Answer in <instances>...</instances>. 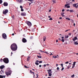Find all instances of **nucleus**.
Instances as JSON below:
<instances>
[{"mask_svg": "<svg viewBox=\"0 0 78 78\" xmlns=\"http://www.w3.org/2000/svg\"><path fill=\"white\" fill-rule=\"evenodd\" d=\"M11 50L13 51H16L17 50V45L16 44H13L11 45Z\"/></svg>", "mask_w": 78, "mask_h": 78, "instance_id": "f257e3e1", "label": "nucleus"}, {"mask_svg": "<svg viewBox=\"0 0 78 78\" xmlns=\"http://www.w3.org/2000/svg\"><path fill=\"white\" fill-rule=\"evenodd\" d=\"M3 61L6 64H8L9 62V60L7 58H5L3 60Z\"/></svg>", "mask_w": 78, "mask_h": 78, "instance_id": "f03ea898", "label": "nucleus"}, {"mask_svg": "<svg viewBox=\"0 0 78 78\" xmlns=\"http://www.w3.org/2000/svg\"><path fill=\"white\" fill-rule=\"evenodd\" d=\"M8 12V10L7 9H6L5 10H4L3 11V13L4 14H7Z\"/></svg>", "mask_w": 78, "mask_h": 78, "instance_id": "7ed1b4c3", "label": "nucleus"}, {"mask_svg": "<svg viewBox=\"0 0 78 78\" xmlns=\"http://www.w3.org/2000/svg\"><path fill=\"white\" fill-rule=\"evenodd\" d=\"M6 75L8 76V75H11V71L9 70L6 73Z\"/></svg>", "mask_w": 78, "mask_h": 78, "instance_id": "20e7f679", "label": "nucleus"}, {"mask_svg": "<svg viewBox=\"0 0 78 78\" xmlns=\"http://www.w3.org/2000/svg\"><path fill=\"white\" fill-rule=\"evenodd\" d=\"M27 24L28 25V26L30 27L32 25L30 21H27Z\"/></svg>", "mask_w": 78, "mask_h": 78, "instance_id": "39448f33", "label": "nucleus"}, {"mask_svg": "<svg viewBox=\"0 0 78 78\" xmlns=\"http://www.w3.org/2000/svg\"><path fill=\"white\" fill-rule=\"evenodd\" d=\"M2 36L4 39H6L7 36L5 34H3Z\"/></svg>", "mask_w": 78, "mask_h": 78, "instance_id": "423d86ee", "label": "nucleus"}, {"mask_svg": "<svg viewBox=\"0 0 78 78\" xmlns=\"http://www.w3.org/2000/svg\"><path fill=\"white\" fill-rule=\"evenodd\" d=\"M47 70L48 72V73H52V71H51V70L50 69H49Z\"/></svg>", "mask_w": 78, "mask_h": 78, "instance_id": "0eeeda50", "label": "nucleus"}, {"mask_svg": "<svg viewBox=\"0 0 78 78\" xmlns=\"http://www.w3.org/2000/svg\"><path fill=\"white\" fill-rule=\"evenodd\" d=\"M21 15L22 16H25L26 15V13L25 12L22 13H21Z\"/></svg>", "mask_w": 78, "mask_h": 78, "instance_id": "6e6552de", "label": "nucleus"}, {"mask_svg": "<svg viewBox=\"0 0 78 78\" xmlns=\"http://www.w3.org/2000/svg\"><path fill=\"white\" fill-rule=\"evenodd\" d=\"M3 5H4L5 6H7L8 4V3L6 2H4Z\"/></svg>", "mask_w": 78, "mask_h": 78, "instance_id": "1a4fd4ad", "label": "nucleus"}, {"mask_svg": "<svg viewBox=\"0 0 78 78\" xmlns=\"http://www.w3.org/2000/svg\"><path fill=\"white\" fill-rule=\"evenodd\" d=\"M17 2H19L20 3H22V2H23V1L22 0H16Z\"/></svg>", "mask_w": 78, "mask_h": 78, "instance_id": "9d476101", "label": "nucleus"}, {"mask_svg": "<svg viewBox=\"0 0 78 78\" xmlns=\"http://www.w3.org/2000/svg\"><path fill=\"white\" fill-rule=\"evenodd\" d=\"M22 41L24 43L27 42V40L26 39L24 38L22 40Z\"/></svg>", "mask_w": 78, "mask_h": 78, "instance_id": "9b49d317", "label": "nucleus"}, {"mask_svg": "<svg viewBox=\"0 0 78 78\" xmlns=\"http://www.w3.org/2000/svg\"><path fill=\"white\" fill-rule=\"evenodd\" d=\"M76 39H77V37H75L74 38H73V41H75V40H76Z\"/></svg>", "mask_w": 78, "mask_h": 78, "instance_id": "f8f14e48", "label": "nucleus"}, {"mask_svg": "<svg viewBox=\"0 0 78 78\" xmlns=\"http://www.w3.org/2000/svg\"><path fill=\"white\" fill-rule=\"evenodd\" d=\"M76 5L77 4H74L73 5V6H74L76 8H78V7L77 6H76Z\"/></svg>", "mask_w": 78, "mask_h": 78, "instance_id": "ddd939ff", "label": "nucleus"}, {"mask_svg": "<svg viewBox=\"0 0 78 78\" xmlns=\"http://www.w3.org/2000/svg\"><path fill=\"white\" fill-rule=\"evenodd\" d=\"M4 67V66H2L0 67V68L1 69H3Z\"/></svg>", "mask_w": 78, "mask_h": 78, "instance_id": "4468645a", "label": "nucleus"}, {"mask_svg": "<svg viewBox=\"0 0 78 78\" xmlns=\"http://www.w3.org/2000/svg\"><path fill=\"white\" fill-rule=\"evenodd\" d=\"M30 57H28L27 58V61H29V60H30Z\"/></svg>", "mask_w": 78, "mask_h": 78, "instance_id": "2eb2a0df", "label": "nucleus"}, {"mask_svg": "<svg viewBox=\"0 0 78 78\" xmlns=\"http://www.w3.org/2000/svg\"><path fill=\"white\" fill-rule=\"evenodd\" d=\"M48 74H49L48 76H51V75H52L51 73H49Z\"/></svg>", "mask_w": 78, "mask_h": 78, "instance_id": "dca6fc26", "label": "nucleus"}, {"mask_svg": "<svg viewBox=\"0 0 78 78\" xmlns=\"http://www.w3.org/2000/svg\"><path fill=\"white\" fill-rule=\"evenodd\" d=\"M28 1H29L30 2H31L32 3H33V1L34 0H27Z\"/></svg>", "mask_w": 78, "mask_h": 78, "instance_id": "f3484780", "label": "nucleus"}, {"mask_svg": "<svg viewBox=\"0 0 78 78\" xmlns=\"http://www.w3.org/2000/svg\"><path fill=\"white\" fill-rule=\"evenodd\" d=\"M69 11L70 12H74V11H73V10H69Z\"/></svg>", "mask_w": 78, "mask_h": 78, "instance_id": "a211bd4d", "label": "nucleus"}, {"mask_svg": "<svg viewBox=\"0 0 78 78\" xmlns=\"http://www.w3.org/2000/svg\"><path fill=\"white\" fill-rule=\"evenodd\" d=\"M37 56L38 58H42V56H41L37 55Z\"/></svg>", "mask_w": 78, "mask_h": 78, "instance_id": "6ab92c4d", "label": "nucleus"}, {"mask_svg": "<svg viewBox=\"0 0 78 78\" xmlns=\"http://www.w3.org/2000/svg\"><path fill=\"white\" fill-rule=\"evenodd\" d=\"M66 20H70V19L69 18H66Z\"/></svg>", "mask_w": 78, "mask_h": 78, "instance_id": "aec40b11", "label": "nucleus"}, {"mask_svg": "<svg viewBox=\"0 0 78 78\" xmlns=\"http://www.w3.org/2000/svg\"><path fill=\"white\" fill-rule=\"evenodd\" d=\"M69 4H67L65 5V6L66 7V6H69Z\"/></svg>", "mask_w": 78, "mask_h": 78, "instance_id": "412c9836", "label": "nucleus"}, {"mask_svg": "<svg viewBox=\"0 0 78 78\" xmlns=\"http://www.w3.org/2000/svg\"><path fill=\"white\" fill-rule=\"evenodd\" d=\"M35 64H36V65H37V66H38V65H39V63H37V62H36L35 63Z\"/></svg>", "mask_w": 78, "mask_h": 78, "instance_id": "4be33fe9", "label": "nucleus"}, {"mask_svg": "<svg viewBox=\"0 0 78 78\" xmlns=\"http://www.w3.org/2000/svg\"><path fill=\"white\" fill-rule=\"evenodd\" d=\"M75 63H76V62H73V66H75Z\"/></svg>", "mask_w": 78, "mask_h": 78, "instance_id": "5701e85b", "label": "nucleus"}, {"mask_svg": "<svg viewBox=\"0 0 78 78\" xmlns=\"http://www.w3.org/2000/svg\"><path fill=\"white\" fill-rule=\"evenodd\" d=\"M45 39H46V37H44V41H45Z\"/></svg>", "mask_w": 78, "mask_h": 78, "instance_id": "b1692460", "label": "nucleus"}, {"mask_svg": "<svg viewBox=\"0 0 78 78\" xmlns=\"http://www.w3.org/2000/svg\"><path fill=\"white\" fill-rule=\"evenodd\" d=\"M71 77L72 78H73L74 77H75V75L74 74L72 75V76H71Z\"/></svg>", "mask_w": 78, "mask_h": 78, "instance_id": "393cba45", "label": "nucleus"}, {"mask_svg": "<svg viewBox=\"0 0 78 78\" xmlns=\"http://www.w3.org/2000/svg\"><path fill=\"white\" fill-rule=\"evenodd\" d=\"M3 78V76L2 75H0V78Z\"/></svg>", "mask_w": 78, "mask_h": 78, "instance_id": "a878e982", "label": "nucleus"}, {"mask_svg": "<svg viewBox=\"0 0 78 78\" xmlns=\"http://www.w3.org/2000/svg\"><path fill=\"white\" fill-rule=\"evenodd\" d=\"M2 2H3V1L2 0H0V4H1Z\"/></svg>", "mask_w": 78, "mask_h": 78, "instance_id": "bb28decb", "label": "nucleus"}, {"mask_svg": "<svg viewBox=\"0 0 78 78\" xmlns=\"http://www.w3.org/2000/svg\"><path fill=\"white\" fill-rule=\"evenodd\" d=\"M49 20H53V19L51 18H50V19H49Z\"/></svg>", "mask_w": 78, "mask_h": 78, "instance_id": "cd10ccee", "label": "nucleus"}, {"mask_svg": "<svg viewBox=\"0 0 78 78\" xmlns=\"http://www.w3.org/2000/svg\"><path fill=\"white\" fill-rule=\"evenodd\" d=\"M66 38H68L69 37V36L67 35V36H66L65 37Z\"/></svg>", "mask_w": 78, "mask_h": 78, "instance_id": "c85d7f7f", "label": "nucleus"}, {"mask_svg": "<svg viewBox=\"0 0 78 78\" xmlns=\"http://www.w3.org/2000/svg\"><path fill=\"white\" fill-rule=\"evenodd\" d=\"M62 42H64V39H62Z\"/></svg>", "mask_w": 78, "mask_h": 78, "instance_id": "c756f323", "label": "nucleus"}, {"mask_svg": "<svg viewBox=\"0 0 78 78\" xmlns=\"http://www.w3.org/2000/svg\"><path fill=\"white\" fill-rule=\"evenodd\" d=\"M42 63V61H39V63H40V64H41V63Z\"/></svg>", "mask_w": 78, "mask_h": 78, "instance_id": "7c9ffc66", "label": "nucleus"}, {"mask_svg": "<svg viewBox=\"0 0 78 78\" xmlns=\"http://www.w3.org/2000/svg\"><path fill=\"white\" fill-rule=\"evenodd\" d=\"M20 8L21 9H23V7H22V5H20Z\"/></svg>", "mask_w": 78, "mask_h": 78, "instance_id": "2f4dec72", "label": "nucleus"}, {"mask_svg": "<svg viewBox=\"0 0 78 78\" xmlns=\"http://www.w3.org/2000/svg\"><path fill=\"white\" fill-rule=\"evenodd\" d=\"M43 52H44V53H47V54H49V53H48L47 52V51L46 52H44V51H43Z\"/></svg>", "mask_w": 78, "mask_h": 78, "instance_id": "473e14b6", "label": "nucleus"}, {"mask_svg": "<svg viewBox=\"0 0 78 78\" xmlns=\"http://www.w3.org/2000/svg\"><path fill=\"white\" fill-rule=\"evenodd\" d=\"M53 3H56V2H55V1H52Z\"/></svg>", "mask_w": 78, "mask_h": 78, "instance_id": "72a5a7b5", "label": "nucleus"}, {"mask_svg": "<svg viewBox=\"0 0 78 78\" xmlns=\"http://www.w3.org/2000/svg\"><path fill=\"white\" fill-rule=\"evenodd\" d=\"M76 43H77V41H74V44H76Z\"/></svg>", "mask_w": 78, "mask_h": 78, "instance_id": "f704fd0d", "label": "nucleus"}, {"mask_svg": "<svg viewBox=\"0 0 78 78\" xmlns=\"http://www.w3.org/2000/svg\"><path fill=\"white\" fill-rule=\"evenodd\" d=\"M75 67V65H73V67H72V69H73Z\"/></svg>", "mask_w": 78, "mask_h": 78, "instance_id": "c9c22d12", "label": "nucleus"}, {"mask_svg": "<svg viewBox=\"0 0 78 78\" xmlns=\"http://www.w3.org/2000/svg\"><path fill=\"white\" fill-rule=\"evenodd\" d=\"M24 67H25V68H26V69L27 68H28V67H27V66H26L25 65L24 66Z\"/></svg>", "mask_w": 78, "mask_h": 78, "instance_id": "e433bc0d", "label": "nucleus"}, {"mask_svg": "<svg viewBox=\"0 0 78 78\" xmlns=\"http://www.w3.org/2000/svg\"><path fill=\"white\" fill-rule=\"evenodd\" d=\"M64 67H63L61 69V70L62 71L63 70H64Z\"/></svg>", "mask_w": 78, "mask_h": 78, "instance_id": "4c0bfd02", "label": "nucleus"}, {"mask_svg": "<svg viewBox=\"0 0 78 78\" xmlns=\"http://www.w3.org/2000/svg\"><path fill=\"white\" fill-rule=\"evenodd\" d=\"M65 64H69V62L68 61V62H66Z\"/></svg>", "mask_w": 78, "mask_h": 78, "instance_id": "58836bf2", "label": "nucleus"}, {"mask_svg": "<svg viewBox=\"0 0 78 78\" xmlns=\"http://www.w3.org/2000/svg\"><path fill=\"white\" fill-rule=\"evenodd\" d=\"M33 36H31L30 37V39H32V38H33Z\"/></svg>", "mask_w": 78, "mask_h": 78, "instance_id": "ea45409f", "label": "nucleus"}, {"mask_svg": "<svg viewBox=\"0 0 78 78\" xmlns=\"http://www.w3.org/2000/svg\"><path fill=\"white\" fill-rule=\"evenodd\" d=\"M66 8H70V6H67Z\"/></svg>", "mask_w": 78, "mask_h": 78, "instance_id": "a19ab883", "label": "nucleus"}, {"mask_svg": "<svg viewBox=\"0 0 78 78\" xmlns=\"http://www.w3.org/2000/svg\"><path fill=\"white\" fill-rule=\"evenodd\" d=\"M21 11H23V9H21Z\"/></svg>", "mask_w": 78, "mask_h": 78, "instance_id": "79ce46f5", "label": "nucleus"}, {"mask_svg": "<svg viewBox=\"0 0 78 78\" xmlns=\"http://www.w3.org/2000/svg\"><path fill=\"white\" fill-rule=\"evenodd\" d=\"M60 66H61L62 67H63V64H62L60 65Z\"/></svg>", "mask_w": 78, "mask_h": 78, "instance_id": "37998d69", "label": "nucleus"}, {"mask_svg": "<svg viewBox=\"0 0 78 78\" xmlns=\"http://www.w3.org/2000/svg\"><path fill=\"white\" fill-rule=\"evenodd\" d=\"M61 14L62 15V16H63V15H64V12H63Z\"/></svg>", "mask_w": 78, "mask_h": 78, "instance_id": "c03bdc74", "label": "nucleus"}, {"mask_svg": "<svg viewBox=\"0 0 78 78\" xmlns=\"http://www.w3.org/2000/svg\"><path fill=\"white\" fill-rule=\"evenodd\" d=\"M58 58V57L55 56H54V58Z\"/></svg>", "mask_w": 78, "mask_h": 78, "instance_id": "a18cd8bd", "label": "nucleus"}, {"mask_svg": "<svg viewBox=\"0 0 78 78\" xmlns=\"http://www.w3.org/2000/svg\"><path fill=\"white\" fill-rule=\"evenodd\" d=\"M70 30H66L65 31L66 32H67V31H69Z\"/></svg>", "mask_w": 78, "mask_h": 78, "instance_id": "49530a36", "label": "nucleus"}, {"mask_svg": "<svg viewBox=\"0 0 78 78\" xmlns=\"http://www.w3.org/2000/svg\"><path fill=\"white\" fill-rule=\"evenodd\" d=\"M64 11H65L64 9H62V12H64Z\"/></svg>", "mask_w": 78, "mask_h": 78, "instance_id": "de8ad7c7", "label": "nucleus"}, {"mask_svg": "<svg viewBox=\"0 0 78 78\" xmlns=\"http://www.w3.org/2000/svg\"><path fill=\"white\" fill-rule=\"evenodd\" d=\"M36 62H39V61L38 60H37L36 61Z\"/></svg>", "mask_w": 78, "mask_h": 78, "instance_id": "09e8293b", "label": "nucleus"}, {"mask_svg": "<svg viewBox=\"0 0 78 78\" xmlns=\"http://www.w3.org/2000/svg\"><path fill=\"white\" fill-rule=\"evenodd\" d=\"M59 67H58L57 68V70H59Z\"/></svg>", "mask_w": 78, "mask_h": 78, "instance_id": "8fccbe9b", "label": "nucleus"}, {"mask_svg": "<svg viewBox=\"0 0 78 78\" xmlns=\"http://www.w3.org/2000/svg\"><path fill=\"white\" fill-rule=\"evenodd\" d=\"M58 42V40H56V42Z\"/></svg>", "mask_w": 78, "mask_h": 78, "instance_id": "3c124183", "label": "nucleus"}, {"mask_svg": "<svg viewBox=\"0 0 78 78\" xmlns=\"http://www.w3.org/2000/svg\"><path fill=\"white\" fill-rule=\"evenodd\" d=\"M39 66L40 67H42V66H41V65H40Z\"/></svg>", "mask_w": 78, "mask_h": 78, "instance_id": "603ef678", "label": "nucleus"}, {"mask_svg": "<svg viewBox=\"0 0 78 78\" xmlns=\"http://www.w3.org/2000/svg\"><path fill=\"white\" fill-rule=\"evenodd\" d=\"M73 25H74V26L75 27V23H73Z\"/></svg>", "mask_w": 78, "mask_h": 78, "instance_id": "864d4df0", "label": "nucleus"}, {"mask_svg": "<svg viewBox=\"0 0 78 78\" xmlns=\"http://www.w3.org/2000/svg\"><path fill=\"white\" fill-rule=\"evenodd\" d=\"M48 17L49 18H50V17H51V16H48Z\"/></svg>", "mask_w": 78, "mask_h": 78, "instance_id": "5fc2aeb1", "label": "nucleus"}, {"mask_svg": "<svg viewBox=\"0 0 78 78\" xmlns=\"http://www.w3.org/2000/svg\"><path fill=\"white\" fill-rule=\"evenodd\" d=\"M12 36H14V34L13 33L12 35Z\"/></svg>", "mask_w": 78, "mask_h": 78, "instance_id": "6e6d98bb", "label": "nucleus"}, {"mask_svg": "<svg viewBox=\"0 0 78 78\" xmlns=\"http://www.w3.org/2000/svg\"><path fill=\"white\" fill-rule=\"evenodd\" d=\"M59 19H62V17H60L59 18Z\"/></svg>", "mask_w": 78, "mask_h": 78, "instance_id": "4d7b16f0", "label": "nucleus"}, {"mask_svg": "<svg viewBox=\"0 0 78 78\" xmlns=\"http://www.w3.org/2000/svg\"><path fill=\"white\" fill-rule=\"evenodd\" d=\"M12 52L11 53V56H12Z\"/></svg>", "mask_w": 78, "mask_h": 78, "instance_id": "13d9d810", "label": "nucleus"}, {"mask_svg": "<svg viewBox=\"0 0 78 78\" xmlns=\"http://www.w3.org/2000/svg\"><path fill=\"white\" fill-rule=\"evenodd\" d=\"M44 67H46V65H44Z\"/></svg>", "mask_w": 78, "mask_h": 78, "instance_id": "bf43d9fd", "label": "nucleus"}, {"mask_svg": "<svg viewBox=\"0 0 78 78\" xmlns=\"http://www.w3.org/2000/svg\"><path fill=\"white\" fill-rule=\"evenodd\" d=\"M66 11H69V9L67 10Z\"/></svg>", "mask_w": 78, "mask_h": 78, "instance_id": "052dcab7", "label": "nucleus"}, {"mask_svg": "<svg viewBox=\"0 0 78 78\" xmlns=\"http://www.w3.org/2000/svg\"><path fill=\"white\" fill-rule=\"evenodd\" d=\"M36 75L37 76V77H38V75L37 74Z\"/></svg>", "mask_w": 78, "mask_h": 78, "instance_id": "680f3d73", "label": "nucleus"}, {"mask_svg": "<svg viewBox=\"0 0 78 78\" xmlns=\"http://www.w3.org/2000/svg\"><path fill=\"white\" fill-rule=\"evenodd\" d=\"M72 2H75V0H73L72 1Z\"/></svg>", "mask_w": 78, "mask_h": 78, "instance_id": "e2e57ef3", "label": "nucleus"}, {"mask_svg": "<svg viewBox=\"0 0 78 78\" xmlns=\"http://www.w3.org/2000/svg\"><path fill=\"white\" fill-rule=\"evenodd\" d=\"M3 77L4 78H5V76H3Z\"/></svg>", "mask_w": 78, "mask_h": 78, "instance_id": "0e129e2a", "label": "nucleus"}, {"mask_svg": "<svg viewBox=\"0 0 78 78\" xmlns=\"http://www.w3.org/2000/svg\"><path fill=\"white\" fill-rule=\"evenodd\" d=\"M49 12H51V9L49 10Z\"/></svg>", "mask_w": 78, "mask_h": 78, "instance_id": "69168bd1", "label": "nucleus"}, {"mask_svg": "<svg viewBox=\"0 0 78 78\" xmlns=\"http://www.w3.org/2000/svg\"><path fill=\"white\" fill-rule=\"evenodd\" d=\"M46 65L47 66H49V65L48 64H47Z\"/></svg>", "mask_w": 78, "mask_h": 78, "instance_id": "338daca9", "label": "nucleus"}, {"mask_svg": "<svg viewBox=\"0 0 78 78\" xmlns=\"http://www.w3.org/2000/svg\"><path fill=\"white\" fill-rule=\"evenodd\" d=\"M62 39H63V38H64V37H62Z\"/></svg>", "mask_w": 78, "mask_h": 78, "instance_id": "774afa93", "label": "nucleus"}]
</instances>
